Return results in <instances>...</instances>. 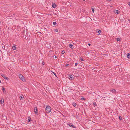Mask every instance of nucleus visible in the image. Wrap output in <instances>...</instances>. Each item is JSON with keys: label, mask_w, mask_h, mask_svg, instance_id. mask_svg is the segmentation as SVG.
I'll return each mask as SVG.
<instances>
[{"label": "nucleus", "mask_w": 130, "mask_h": 130, "mask_svg": "<svg viewBox=\"0 0 130 130\" xmlns=\"http://www.w3.org/2000/svg\"><path fill=\"white\" fill-rule=\"evenodd\" d=\"M69 47L70 48L72 49H73L74 48V46L73 45L71 44H69Z\"/></svg>", "instance_id": "0eeeda50"}, {"label": "nucleus", "mask_w": 130, "mask_h": 130, "mask_svg": "<svg viewBox=\"0 0 130 130\" xmlns=\"http://www.w3.org/2000/svg\"><path fill=\"white\" fill-rule=\"evenodd\" d=\"M80 60H81V61H84V59H83L82 58H81Z\"/></svg>", "instance_id": "c85d7f7f"}, {"label": "nucleus", "mask_w": 130, "mask_h": 130, "mask_svg": "<svg viewBox=\"0 0 130 130\" xmlns=\"http://www.w3.org/2000/svg\"><path fill=\"white\" fill-rule=\"evenodd\" d=\"M31 118H28V122H30V121H31Z\"/></svg>", "instance_id": "bb28decb"}, {"label": "nucleus", "mask_w": 130, "mask_h": 130, "mask_svg": "<svg viewBox=\"0 0 130 130\" xmlns=\"http://www.w3.org/2000/svg\"><path fill=\"white\" fill-rule=\"evenodd\" d=\"M57 58V56H55V58Z\"/></svg>", "instance_id": "2f4dec72"}, {"label": "nucleus", "mask_w": 130, "mask_h": 130, "mask_svg": "<svg viewBox=\"0 0 130 130\" xmlns=\"http://www.w3.org/2000/svg\"><path fill=\"white\" fill-rule=\"evenodd\" d=\"M16 47L15 46H13L12 47V48L13 50H15L16 49Z\"/></svg>", "instance_id": "f3484780"}, {"label": "nucleus", "mask_w": 130, "mask_h": 130, "mask_svg": "<svg viewBox=\"0 0 130 130\" xmlns=\"http://www.w3.org/2000/svg\"><path fill=\"white\" fill-rule=\"evenodd\" d=\"M119 118L120 120L121 121L122 120V117L120 116H119Z\"/></svg>", "instance_id": "dca6fc26"}, {"label": "nucleus", "mask_w": 130, "mask_h": 130, "mask_svg": "<svg viewBox=\"0 0 130 130\" xmlns=\"http://www.w3.org/2000/svg\"><path fill=\"white\" fill-rule=\"evenodd\" d=\"M2 90L3 91H5V88H3V87H2Z\"/></svg>", "instance_id": "4be33fe9"}, {"label": "nucleus", "mask_w": 130, "mask_h": 130, "mask_svg": "<svg viewBox=\"0 0 130 130\" xmlns=\"http://www.w3.org/2000/svg\"><path fill=\"white\" fill-rule=\"evenodd\" d=\"M128 20L129 21V23H130V19H129H129H128Z\"/></svg>", "instance_id": "c9c22d12"}, {"label": "nucleus", "mask_w": 130, "mask_h": 130, "mask_svg": "<svg viewBox=\"0 0 130 130\" xmlns=\"http://www.w3.org/2000/svg\"><path fill=\"white\" fill-rule=\"evenodd\" d=\"M91 9H92V11L93 12V13H94V9L92 7L91 8Z\"/></svg>", "instance_id": "a211bd4d"}, {"label": "nucleus", "mask_w": 130, "mask_h": 130, "mask_svg": "<svg viewBox=\"0 0 130 130\" xmlns=\"http://www.w3.org/2000/svg\"><path fill=\"white\" fill-rule=\"evenodd\" d=\"M1 30V28H0V31Z\"/></svg>", "instance_id": "e433bc0d"}, {"label": "nucleus", "mask_w": 130, "mask_h": 130, "mask_svg": "<svg viewBox=\"0 0 130 130\" xmlns=\"http://www.w3.org/2000/svg\"><path fill=\"white\" fill-rule=\"evenodd\" d=\"M127 56L128 59H130V53H128Z\"/></svg>", "instance_id": "9d476101"}, {"label": "nucleus", "mask_w": 130, "mask_h": 130, "mask_svg": "<svg viewBox=\"0 0 130 130\" xmlns=\"http://www.w3.org/2000/svg\"><path fill=\"white\" fill-rule=\"evenodd\" d=\"M85 99V98H84V97H82L81 98V100H83Z\"/></svg>", "instance_id": "5701e85b"}, {"label": "nucleus", "mask_w": 130, "mask_h": 130, "mask_svg": "<svg viewBox=\"0 0 130 130\" xmlns=\"http://www.w3.org/2000/svg\"><path fill=\"white\" fill-rule=\"evenodd\" d=\"M53 24L54 25H56L57 24V23L55 22H53Z\"/></svg>", "instance_id": "6ab92c4d"}, {"label": "nucleus", "mask_w": 130, "mask_h": 130, "mask_svg": "<svg viewBox=\"0 0 130 130\" xmlns=\"http://www.w3.org/2000/svg\"><path fill=\"white\" fill-rule=\"evenodd\" d=\"M75 66H77L78 64V63H76L75 64Z\"/></svg>", "instance_id": "7c9ffc66"}, {"label": "nucleus", "mask_w": 130, "mask_h": 130, "mask_svg": "<svg viewBox=\"0 0 130 130\" xmlns=\"http://www.w3.org/2000/svg\"><path fill=\"white\" fill-rule=\"evenodd\" d=\"M34 112H35V113L36 114H37V113H38V112H37L38 111V110L37 109V107H34Z\"/></svg>", "instance_id": "20e7f679"}, {"label": "nucleus", "mask_w": 130, "mask_h": 130, "mask_svg": "<svg viewBox=\"0 0 130 130\" xmlns=\"http://www.w3.org/2000/svg\"><path fill=\"white\" fill-rule=\"evenodd\" d=\"M110 91L111 92L113 93L116 92V90H115V89H111L110 90Z\"/></svg>", "instance_id": "6e6552de"}, {"label": "nucleus", "mask_w": 130, "mask_h": 130, "mask_svg": "<svg viewBox=\"0 0 130 130\" xmlns=\"http://www.w3.org/2000/svg\"><path fill=\"white\" fill-rule=\"evenodd\" d=\"M25 28H26V27H24V29H25V30H24V32H25Z\"/></svg>", "instance_id": "c756f323"}, {"label": "nucleus", "mask_w": 130, "mask_h": 130, "mask_svg": "<svg viewBox=\"0 0 130 130\" xmlns=\"http://www.w3.org/2000/svg\"><path fill=\"white\" fill-rule=\"evenodd\" d=\"M19 77L21 80H22L24 82L25 81V79L24 78L22 75L20 74L19 76Z\"/></svg>", "instance_id": "f03ea898"}, {"label": "nucleus", "mask_w": 130, "mask_h": 130, "mask_svg": "<svg viewBox=\"0 0 130 130\" xmlns=\"http://www.w3.org/2000/svg\"><path fill=\"white\" fill-rule=\"evenodd\" d=\"M52 7L54 8H55L57 6L56 4L54 3H52Z\"/></svg>", "instance_id": "423d86ee"}, {"label": "nucleus", "mask_w": 130, "mask_h": 130, "mask_svg": "<svg viewBox=\"0 0 130 130\" xmlns=\"http://www.w3.org/2000/svg\"><path fill=\"white\" fill-rule=\"evenodd\" d=\"M65 53V51L64 50H63L62 52V54H64Z\"/></svg>", "instance_id": "a878e982"}, {"label": "nucleus", "mask_w": 130, "mask_h": 130, "mask_svg": "<svg viewBox=\"0 0 130 130\" xmlns=\"http://www.w3.org/2000/svg\"><path fill=\"white\" fill-rule=\"evenodd\" d=\"M73 106H74V107H75L76 106V103H74L73 104Z\"/></svg>", "instance_id": "b1692460"}, {"label": "nucleus", "mask_w": 130, "mask_h": 130, "mask_svg": "<svg viewBox=\"0 0 130 130\" xmlns=\"http://www.w3.org/2000/svg\"><path fill=\"white\" fill-rule=\"evenodd\" d=\"M54 31L55 32H57L58 31V30L57 29H54Z\"/></svg>", "instance_id": "412c9836"}, {"label": "nucleus", "mask_w": 130, "mask_h": 130, "mask_svg": "<svg viewBox=\"0 0 130 130\" xmlns=\"http://www.w3.org/2000/svg\"><path fill=\"white\" fill-rule=\"evenodd\" d=\"M52 72L53 73V74L55 75L56 77H57V76H56V74L55 72Z\"/></svg>", "instance_id": "393cba45"}, {"label": "nucleus", "mask_w": 130, "mask_h": 130, "mask_svg": "<svg viewBox=\"0 0 130 130\" xmlns=\"http://www.w3.org/2000/svg\"><path fill=\"white\" fill-rule=\"evenodd\" d=\"M91 45V44H90V43H89V44H88V45L89 46H90Z\"/></svg>", "instance_id": "473e14b6"}, {"label": "nucleus", "mask_w": 130, "mask_h": 130, "mask_svg": "<svg viewBox=\"0 0 130 130\" xmlns=\"http://www.w3.org/2000/svg\"><path fill=\"white\" fill-rule=\"evenodd\" d=\"M115 13H117V14H119L120 13V12L117 10H116V11L115 12Z\"/></svg>", "instance_id": "9b49d317"}, {"label": "nucleus", "mask_w": 130, "mask_h": 130, "mask_svg": "<svg viewBox=\"0 0 130 130\" xmlns=\"http://www.w3.org/2000/svg\"><path fill=\"white\" fill-rule=\"evenodd\" d=\"M128 4L130 6V2Z\"/></svg>", "instance_id": "f704fd0d"}, {"label": "nucleus", "mask_w": 130, "mask_h": 130, "mask_svg": "<svg viewBox=\"0 0 130 130\" xmlns=\"http://www.w3.org/2000/svg\"><path fill=\"white\" fill-rule=\"evenodd\" d=\"M68 76H69V79H70L71 80H72V79L73 76L72 75H68Z\"/></svg>", "instance_id": "1a4fd4ad"}, {"label": "nucleus", "mask_w": 130, "mask_h": 130, "mask_svg": "<svg viewBox=\"0 0 130 130\" xmlns=\"http://www.w3.org/2000/svg\"><path fill=\"white\" fill-rule=\"evenodd\" d=\"M96 32L99 34H100L101 33V30L99 29L97 30Z\"/></svg>", "instance_id": "f8f14e48"}, {"label": "nucleus", "mask_w": 130, "mask_h": 130, "mask_svg": "<svg viewBox=\"0 0 130 130\" xmlns=\"http://www.w3.org/2000/svg\"><path fill=\"white\" fill-rule=\"evenodd\" d=\"M45 110L47 113H49L51 110V108L49 106H48L46 107Z\"/></svg>", "instance_id": "f257e3e1"}, {"label": "nucleus", "mask_w": 130, "mask_h": 130, "mask_svg": "<svg viewBox=\"0 0 130 130\" xmlns=\"http://www.w3.org/2000/svg\"><path fill=\"white\" fill-rule=\"evenodd\" d=\"M4 102V100L3 99H1L0 100V103L1 104H2Z\"/></svg>", "instance_id": "4468645a"}, {"label": "nucleus", "mask_w": 130, "mask_h": 130, "mask_svg": "<svg viewBox=\"0 0 130 130\" xmlns=\"http://www.w3.org/2000/svg\"><path fill=\"white\" fill-rule=\"evenodd\" d=\"M71 123H69L67 124V125L69 126L75 128V126H74V125H73Z\"/></svg>", "instance_id": "39448f33"}, {"label": "nucleus", "mask_w": 130, "mask_h": 130, "mask_svg": "<svg viewBox=\"0 0 130 130\" xmlns=\"http://www.w3.org/2000/svg\"><path fill=\"white\" fill-rule=\"evenodd\" d=\"M44 62H42V64L43 65H44Z\"/></svg>", "instance_id": "72a5a7b5"}, {"label": "nucleus", "mask_w": 130, "mask_h": 130, "mask_svg": "<svg viewBox=\"0 0 130 130\" xmlns=\"http://www.w3.org/2000/svg\"><path fill=\"white\" fill-rule=\"evenodd\" d=\"M24 98V96L23 95H22L21 96L20 98V100H22L23 99V98Z\"/></svg>", "instance_id": "ddd939ff"}, {"label": "nucleus", "mask_w": 130, "mask_h": 130, "mask_svg": "<svg viewBox=\"0 0 130 130\" xmlns=\"http://www.w3.org/2000/svg\"><path fill=\"white\" fill-rule=\"evenodd\" d=\"M93 104L94 105V106H97V104L95 102H94L93 103Z\"/></svg>", "instance_id": "aec40b11"}, {"label": "nucleus", "mask_w": 130, "mask_h": 130, "mask_svg": "<svg viewBox=\"0 0 130 130\" xmlns=\"http://www.w3.org/2000/svg\"><path fill=\"white\" fill-rule=\"evenodd\" d=\"M117 41H120V38H117Z\"/></svg>", "instance_id": "2eb2a0df"}, {"label": "nucleus", "mask_w": 130, "mask_h": 130, "mask_svg": "<svg viewBox=\"0 0 130 130\" xmlns=\"http://www.w3.org/2000/svg\"><path fill=\"white\" fill-rule=\"evenodd\" d=\"M1 83V81L0 80V83Z\"/></svg>", "instance_id": "4c0bfd02"}, {"label": "nucleus", "mask_w": 130, "mask_h": 130, "mask_svg": "<svg viewBox=\"0 0 130 130\" xmlns=\"http://www.w3.org/2000/svg\"><path fill=\"white\" fill-rule=\"evenodd\" d=\"M69 66V64H67L65 66V67H66L67 66Z\"/></svg>", "instance_id": "cd10ccee"}, {"label": "nucleus", "mask_w": 130, "mask_h": 130, "mask_svg": "<svg viewBox=\"0 0 130 130\" xmlns=\"http://www.w3.org/2000/svg\"><path fill=\"white\" fill-rule=\"evenodd\" d=\"M1 75L4 78L5 80H9L8 79L9 78L8 77H6L3 74H1Z\"/></svg>", "instance_id": "7ed1b4c3"}]
</instances>
